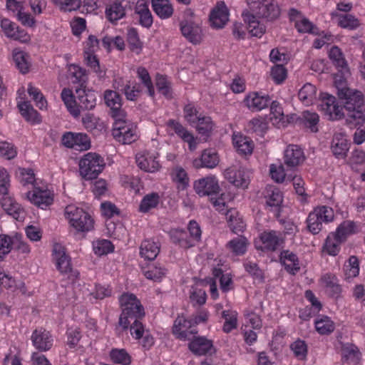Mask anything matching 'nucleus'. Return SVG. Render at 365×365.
<instances>
[{
  "mask_svg": "<svg viewBox=\"0 0 365 365\" xmlns=\"http://www.w3.org/2000/svg\"><path fill=\"white\" fill-rule=\"evenodd\" d=\"M121 314L119 325L123 330H127L133 320L143 319L145 309L140 301L132 293L125 292L119 297Z\"/></svg>",
  "mask_w": 365,
  "mask_h": 365,
  "instance_id": "obj_1",
  "label": "nucleus"
},
{
  "mask_svg": "<svg viewBox=\"0 0 365 365\" xmlns=\"http://www.w3.org/2000/svg\"><path fill=\"white\" fill-rule=\"evenodd\" d=\"M51 261L61 275L66 277L71 282H76L78 280L79 272L73 267L71 257L61 243H53L51 250Z\"/></svg>",
  "mask_w": 365,
  "mask_h": 365,
  "instance_id": "obj_2",
  "label": "nucleus"
},
{
  "mask_svg": "<svg viewBox=\"0 0 365 365\" xmlns=\"http://www.w3.org/2000/svg\"><path fill=\"white\" fill-rule=\"evenodd\" d=\"M64 216L70 227L77 232H88L94 228L93 218L81 207L68 205L65 207Z\"/></svg>",
  "mask_w": 365,
  "mask_h": 365,
  "instance_id": "obj_3",
  "label": "nucleus"
},
{
  "mask_svg": "<svg viewBox=\"0 0 365 365\" xmlns=\"http://www.w3.org/2000/svg\"><path fill=\"white\" fill-rule=\"evenodd\" d=\"M105 165L104 159L99 154L87 153L79 159V175L85 180L96 179L103 170Z\"/></svg>",
  "mask_w": 365,
  "mask_h": 365,
  "instance_id": "obj_4",
  "label": "nucleus"
},
{
  "mask_svg": "<svg viewBox=\"0 0 365 365\" xmlns=\"http://www.w3.org/2000/svg\"><path fill=\"white\" fill-rule=\"evenodd\" d=\"M254 243L257 250L269 255L284 247L285 236L281 231L267 230L259 233Z\"/></svg>",
  "mask_w": 365,
  "mask_h": 365,
  "instance_id": "obj_5",
  "label": "nucleus"
},
{
  "mask_svg": "<svg viewBox=\"0 0 365 365\" xmlns=\"http://www.w3.org/2000/svg\"><path fill=\"white\" fill-rule=\"evenodd\" d=\"M26 196L32 205L42 210H46L54 201L53 190L43 181L34 184V187Z\"/></svg>",
  "mask_w": 365,
  "mask_h": 365,
  "instance_id": "obj_6",
  "label": "nucleus"
},
{
  "mask_svg": "<svg viewBox=\"0 0 365 365\" xmlns=\"http://www.w3.org/2000/svg\"><path fill=\"white\" fill-rule=\"evenodd\" d=\"M253 15L272 21L280 16L281 9L276 0H248Z\"/></svg>",
  "mask_w": 365,
  "mask_h": 365,
  "instance_id": "obj_7",
  "label": "nucleus"
},
{
  "mask_svg": "<svg viewBox=\"0 0 365 365\" xmlns=\"http://www.w3.org/2000/svg\"><path fill=\"white\" fill-rule=\"evenodd\" d=\"M180 31L187 41L197 45L202 40V29L190 10L184 14V19L180 21Z\"/></svg>",
  "mask_w": 365,
  "mask_h": 365,
  "instance_id": "obj_8",
  "label": "nucleus"
},
{
  "mask_svg": "<svg viewBox=\"0 0 365 365\" xmlns=\"http://www.w3.org/2000/svg\"><path fill=\"white\" fill-rule=\"evenodd\" d=\"M345 80L335 78V83L338 88L339 97L344 100V109L361 108L364 106V96L361 91L344 87Z\"/></svg>",
  "mask_w": 365,
  "mask_h": 365,
  "instance_id": "obj_9",
  "label": "nucleus"
},
{
  "mask_svg": "<svg viewBox=\"0 0 365 365\" xmlns=\"http://www.w3.org/2000/svg\"><path fill=\"white\" fill-rule=\"evenodd\" d=\"M112 134L113 138L123 144H130L137 139L136 126L123 119L115 118Z\"/></svg>",
  "mask_w": 365,
  "mask_h": 365,
  "instance_id": "obj_10",
  "label": "nucleus"
},
{
  "mask_svg": "<svg viewBox=\"0 0 365 365\" xmlns=\"http://www.w3.org/2000/svg\"><path fill=\"white\" fill-rule=\"evenodd\" d=\"M343 110V107L339 104L334 96L328 93H322L319 110L327 119L331 120L341 119L344 115Z\"/></svg>",
  "mask_w": 365,
  "mask_h": 365,
  "instance_id": "obj_11",
  "label": "nucleus"
},
{
  "mask_svg": "<svg viewBox=\"0 0 365 365\" xmlns=\"http://www.w3.org/2000/svg\"><path fill=\"white\" fill-rule=\"evenodd\" d=\"M193 187L200 197L217 195L220 190L218 179L212 175L195 180Z\"/></svg>",
  "mask_w": 365,
  "mask_h": 365,
  "instance_id": "obj_12",
  "label": "nucleus"
},
{
  "mask_svg": "<svg viewBox=\"0 0 365 365\" xmlns=\"http://www.w3.org/2000/svg\"><path fill=\"white\" fill-rule=\"evenodd\" d=\"M158 158L159 154L157 151L146 150L138 153L135 160L140 170L148 173H155L161 168Z\"/></svg>",
  "mask_w": 365,
  "mask_h": 365,
  "instance_id": "obj_13",
  "label": "nucleus"
},
{
  "mask_svg": "<svg viewBox=\"0 0 365 365\" xmlns=\"http://www.w3.org/2000/svg\"><path fill=\"white\" fill-rule=\"evenodd\" d=\"M32 345L41 352L48 351L53 346V337L51 333L43 327L36 329L31 334Z\"/></svg>",
  "mask_w": 365,
  "mask_h": 365,
  "instance_id": "obj_14",
  "label": "nucleus"
},
{
  "mask_svg": "<svg viewBox=\"0 0 365 365\" xmlns=\"http://www.w3.org/2000/svg\"><path fill=\"white\" fill-rule=\"evenodd\" d=\"M1 195L0 204L5 212L18 221L23 220L25 216V211L22 206L8 192L6 194Z\"/></svg>",
  "mask_w": 365,
  "mask_h": 365,
  "instance_id": "obj_15",
  "label": "nucleus"
},
{
  "mask_svg": "<svg viewBox=\"0 0 365 365\" xmlns=\"http://www.w3.org/2000/svg\"><path fill=\"white\" fill-rule=\"evenodd\" d=\"M62 143L67 148L77 150H86L91 147L88 136L81 133H66L62 137Z\"/></svg>",
  "mask_w": 365,
  "mask_h": 365,
  "instance_id": "obj_16",
  "label": "nucleus"
},
{
  "mask_svg": "<svg viewBox=\"0 0 365 365\" xmlns=\"http://www.w3.org/2000/svg\"><path fill=\"white\" fill-rule=\"evenodd\" d=\"M197 333L195 326L191 320L178 316L174 322L173 334L180 340H187Z\"/></svg>",
  "mask_w": 365,
  "mask_h": 365,
  "instance_id": "obj_17",
  "label": "nucleus"
},
{
  "mask_svg": "<svg viewBox=\"0 0 365 365\" xmlns=\"http://www.w3.org/2000/svg\"><path fill=\"white\" fill-rule=\"evenodd\" d=\"M167 126L168 129L173 130L183 142L188 144L190 151H193L197 148V138L179 121L170 119L167 122Z\"/></svg>",
  "mask_w": 365,
  "mask_h": 365,
  "instance_id": "obj_18",
  "label": "nucleus"
},
{
  "mask_svg": "<svg viewBox=\"0 0 365 365\" xmlns=\"http://www.w3.org/2000/svg\"><path fill=\"white\" fill-rule=\"evenodd\" d=\"M329 57L338 70L339 73L335 78L339 76V80H346L350 75V71L341 50L336 46H332L329 51Z\"/></svg>",
  "mask_w": 365,
  "mask_h": 365,
  "instance_id": "obj_19",
  "label": "nucleus"
},
{
  "mask_svg": "<svg viewBox=\"0 0 365 365\" xmlns=\"http://www.w3.org/2000/svg\"><path fill=\"white\" fill-rule=\"evenodd\" d=\"M270 102L269 95L259 92H250L244 99L245 106L252 112H258L266 108Z\"/></svg>",
  "mask_w": 365,
  "mask_h": 365,
  "instance_id": "obj_20",
  "label": "nucleus"
},
{
  "mask_svg": "<svg viewBox=\"0 0 365 365\" xmlns=\"http://www.w3.org/2000/svg\"><path fill=\"white\" fill-rule=\"evenodd\" d=\"M225 178L237 187L245 189L250 184V177L244 170L230 167L225 170Z\"/></svg>",
  "mask_w": 365,
  "mask_h": 365,
  "instance_id": "obj_21",
  "label": "nucleus"
},
{
  "mask_svg": "<svg viewBox=\"0 0 365 365\" xmlns=\"http://www.w3.org/2000/svg\"><path fill=\"white\" fill-rule=\"evenodd\" d=\"M134 14L140 26L147 29L152 26L153 18L149 9L148 0H138L134 8Z\"/></svg>",
  "mask_w": 365,
  "mask_h": 365,
  "instance_id": "obj_22",
  "label": "nucleus"
},
{
  "mask_svg": "<svg viewBox=\"0 0 365 365\" xmlns=\"http://www.w3.org/2000/svg\"><path fill=\"white\" fill-rule=\"evenodd\" d=\"M125 0H110L106 5L105 16L113 24L123 19L126 15L125 7L123 5Z\"/></svg>",
  "mask_w": 365,
  "mask_h": 365,
  "instance_id": "obj_23",
  "label": "nucleus"
},
{
  "mask_svg": "<svg viewBox=\"0 0 365 365\" xmlns=\"http://www.w3.org/2000/svg\"><path fill=\"white\" fill-rule=\"evenodd\" d=\"M229 19V11L224 1H220L212 10L210 14L211 26L215 29H222Z\"/></svg>",
  "mask_w": 365,
  "mask_h": 365,
  "instance_id": "obj_24",
  "label": "nucleus"
},
{
  "mask_svg": "<svg viewBox=\"0 0 365 365\" xmlns=\"http://www.w3.org/2000/svg\"><path fill=\"white\" fill-rule=\"evenodd\" d=\"M104 101L106 106L110 108V115L113 118L123 117L122 98L118 92L106 90L104 92Z\"/></svg>",
  "mask_w": 365,
  "mask_h": 365,
  "instance_id": "obj_25",
  "label": "nucleus"
},
{
  "mask_svg": "<svg viewBox=\"0 0 365 365\" xmlns=\"http://www.w3.org/2000/svg\"><path fill=\"white\" fill-rule=\"evenodd\" d=\"M220 162V157L217 151L212 148L205 149L200 158L193 160V166L195 168H214Z\"/></svg>",
  "mask_w": 365,
  "mask_h": 365,
  "instance_id": "obj_26",
  "label": "nucleus"
},
{
  "mask_svg": "<svg viewBox=\"0 0 365 365\" xmlns=\"http://www.w3.org/2000/svg\"><path fill=\"white\" fill-rule=\"evenodd\" d=\"M85 88H76L77 106L80 110H92L96 105V94L93 91L86 90Z\"/></svg>",
  "mask_w": 365,
  "mask_h": 365,
  "instance_id": "obj_27",
  "label": "nucleus"
},
{
  "mask_svg": "<svg viewBox=\"0 0 365 365\" xmlns=\"http://www.w3.org/2000/svg\"><path fill=\"white\" fill-rule=\"evenodd\" d=\"M319 282L329 297L335 299L340 297L341 287L339 283L338 278L334 274L326 273L323 274Z\"/></svg>",
  "mask_w": 365,
  "mask_h": 365,
  "instance_id": "obj_28",
  "label": "nucleus"
},
{
  "mask_svg": "<svg viewBox=\"0 0 365 365\" xmlns=\"http://www.w3.org/2000/svg\"><path fill=\"white\" fill-rule=\"evenodd\" d=\"M302 149L297 145H289L284 151V164L290 168L298 166L304 160Z\"/></svg>",
  "mask_w": 365,
  "mask_h": 365,
  "instance_id": "obj_29",
  "label": "nucleus"
},
{
  "mask_svg": "<svg viewBox=\"0 0 365 365\" xmlns=\"http://www.w3.org/2000/svg\"><path fill=\"white\" fill-rule=\"evenodd\" d=\"M160 250L159 242L151 239L142 241L140 246V256L145 260H154L158 255Z\"/></svg>",
  "mask_w": 365,
  "mask_h": 365,
  "instance_id": "obj_30",
  "label": "nucleus"
},
{
  "mask_svg": "<svg viewBox=\"0 0 365 365\" xmlns=\"http://www.w3.org/2000/svg\"><path fill=\"white\" fill-rule=\"evenodd\" d=\"M279 259L284 269L292 274H297L299 269V260L297 255L287 250L280 252Z\"/></svg>",
  "mask_w": 365,
  "mask_h": 365,
  "instance_id": "obj_31",
  "label": "nucleus"
},
{
  "mask_svg": "<svg viewBox=\"0 0 365 365\" xmlns=\"http://www.w3.org/2000/svg\"><path fill=\"white\" fill-rule=\"evenodd\" d=\"M17 106L21 115L26 121L31 122L33 124L41 123V119L39 113L33 108L30 102L23 101V98H19L17 102Z\"/></svg>",
  "mask_w": 365,
  "mask_h": 365,
  "instance_id": "obj_32",
  "label": "nucleus"
},
{
  "mask_svg": "<svg viewBox=\"0 0 365 365\" xmlns=\"http://www.w3.org/2000/svg\"><path fill=\"white\" fill-rule=\"evenodd\" d=\"M245 23L247 24L248 33L254 37L261 38L266 31V26L259 22L255 15L249 13L242 14Z\"/></svg>",
  "mask_w": 365,
  "mask_h": 365,
  "instance_id": "obj_33",
  "label": "nucleus"
},
{
  "mask_svg": "<svg viewBox=\"0 0 365 365\" xmlns=\"http://www.w3.org/2000/svg\"><path fill=\"white\" fill-rule=\"evenodd\" d=\"M213 348L212 341L205 337H195L189 343L190 350L195 354L202 356L210 354Z\"/></svg>",
  "mask_w": 365,
  "mask_h": 365,
  "instance_id": "obj_34",
  "label": "nucleus"
},
{
  "mask_svg": "<svg viewBox=\"0 0 365 365\" xmlns=\"http://www.w3.org/2000/svg\"><path fill=\"white\" fill-rule=\"evenodd\" d=\"M349 148L348 140L344 135L337 133L334 135L331 149L336 158H344L346 156Z\"/></svg>",
  "mask_w": 365,
  "mask_h": 365,
  "instance_id": "obj_35",
  "label": "nucleus"
},
{
  "mask_svg": "<svg viewBox=\"0 0 365 365\" xmlns=\"http://www.w3.org/2000/svg\"><path fill=\"white\" fill-rule=\"evenodd\" d=\"M358 232L357 225L353 220H344L332 232L341 241L345 242L347 239Z\"/></svg>",
  "mask_w": 365,
  "mask_h": 365,
  "instance_id": "obj_36",
  "label": "nucleus"
},
{
  "mask_svg": "<svg viewBox=\"0 0 365 365\" xmlns=\"http://www.w3.org/2000/svg\"><path fill=\"white\" fill-rule=\"evenodd\" d=\"M232 143L237 153L241 155H250L254 149L252 140L241 134L233 135Z\"/></svg>",
  "mask_w": 365,
  "mask_h": 365,
  "instance_id": "obj_37",
  "label": "nucleus"
},
{
  "mask_svg": "<svg viewBox=\"0 0 365 365\" xmlns=\"http://www.w3.org/2000/svg\"><path fill=\"white\" fill-rule=\"evenodd\" d=\"M152 7L156 15L161 19L170 18L174 11L170 0H152Z\"/></svg>",
  "mask_w": 365,
  "mask_h": 365,
  "instance_id": "obj_38",
  "label": "nucleus"
},
{
  "mask_svg": "<svg viewBox=\"0 0 365 365\" xmlns=\"http://www.w3.org/2000/svg\"><path fill=\"white\" fill-rule=\"evenodd\" d=\"M226 218L228 226L232 232L237 234L242 232L245 229L246 225L236 209L230 208L226 213Z\"/></svg>",
  "mask_w": 365,
  "mask_h": 365,
  "instance_id": "obj_39",
  "label": "nucleus"
},
{
  "mask_svg": "<svg viewBox=\"0 0 365 365\" xmlns=\"http://www.w3.org/2000/svg\"><path fill=\"white\" fill-rule=\"evenodd\" d=\"M342 243L344 242L331 232L324 241L322 252L330 256H336L340 252Z\"/></svg>",
  "mask_w": 365,
  "mask_h": 365,
  "instance_id": "obj_40",
  "label": "nucleus"
},
{
  "mask_svg": "<svg viewBox=\"0 0 365 365\" xmlns=\"http://www.w3.org/2000/svg\"><path fill=\"white\" fill-rule=\"evenodd\" d=\"M316 331L321 335H329L335 329V324L326 315L319 314L314 320Z\"/></svg>",
  "mask_w": 365,
  "mask_h": 365,
  "instance_id": "obj_41",
  "label": "nucleus"
},
{
  "mask_svg": "<svg viewBox=\"0 0 365 365\" xmlns=\"http://www.w3.org/2000/svg\"><path fill=\"white\" fill-rule=\"evenodd\" d=\"M61 96L70 114L74 118H78L80 115V109L77 106L72 90L66 88H63Z\"/></svg>",
  "mask_w": 365,
  "mask_h": 365,
  "instance_id": "obj_42",
  "label": "nucleus"
},
{
  "mask_svg": "<svg viewBox=\"0 0 365 365\" xmlns=\"http://www.w3.org/2000/svg\"><path fill=\"white\" fill-rule=\"evenodd\" d=\"M363 108L344 109L346 113L344 116H345L346 122L350 128H356L364 125L365 115L363 113Z\"/></svg>",
  "mask_w": 365,
  "mask_h": 365,
  "instance_id": "obj_43",
  "label": "nucleus"
},
{
  "mask_svg": "<svg viewBox=\"0 0 365 365\" xmlns=\"http://www.w3.org/2000/svg\"><path fill=\"white\" fill-rule=\"evenodd\" d=\"M298 97L304 106L312 105L317 100V88L312 83H305L299 90Z\"/></svg>",
  "mask_w": 365,
  "mask_h": 365,
  "instance_id": "obj_44",
  "label": "nucleus"
},
{
  "mask_svg": "<svg viewBox=\"0 0 365 365\" xmlns=\"http://www.w3.org/2000/svg\"><path fill=\"white\" fill-rule=\"evenodd\" d=\"M173 181L175 183L178 190H185L189 186L190 179L185 169L175 167L171 173Z\"/></svg>",
  "mask_w": 365,
  "mask_h": 365,
  "instance_id": "obj_45",
  "label": "nucleus"
},
{
  "mask_svg": "<svg viewBox=\"0 0 365 365\" xmlns=\"http://www.w3.org/2000/svg\"><path fill=\"white\" fill-rule=\"evenodd\" d=\"M171 241L180 247L187 249L193 247V243L189 239V235L185 230L180 229L171 230L170 232Z\"/></svg>",
  "mask_w": 365,
  "mask_h": 365,
  "instance_id": "obj_46",
  "label": "nucleus"
},
{
  "mask_svg": "<svg viewBox=\"0 0 365 365\" xmlns=\"http://www.w3.org/2000/svg\"><path fill=\"white\" fill-rule=\"evenodd\" d=\"M160 201V196L158 192L146 194L140 201L139 211L143 213L158 207Z\"/></svg>",
  "mask_w": 365,
  "mask_h": 365,
  "instance_id": "obj_47",
  "label": "nucleus"
},
{
  "mask_svg": "<svg viewBox=\"0 0 365 365\" xmlns=\"http://www.w3.org/2000/svg\"><path fill=\"white\" fill-rule=\"evenodd\" d=\"M283 201L282 193L277 188H274L267 196V207L269 211H273L279 215L280 207Z\"/></svg>",
  "mask_w": 365,
  "mask_h": 365,
  "instance_id": "obj_48",
  "label": "nucleus"
},
{
  "mask_svg": "<svg viewBox=\"0 0 365 365\" xmlns=\"http://www.w3.org/2000/svg\"><path fill=\"white\" fill-rule=\"evenodd\" d=\"M155 85L158 92L167 99L173 98L172 83L165 75L158 73L156 75Z\"/></svg>",
  "mask_w": 365,
  "mask_h": 365,
  "instance_id": "obj_49",
  "label": "nucleus"
},
{
  "mask_svg": "<svg viewBox=\"0 0 365 365\" xmlns=\"http://www.w3.org/2000/svg\"><path fill=\"white\" fill-rule=\"evenodd\" d=\"M111 361L115 364L130 365L132 357L125 349L113 348L109 352Z\"/></svg>",
  "mask_w": 365,
  "mask_h": 365,
  "instance_id": "obj_50",
  "label": "nucleus"
},
{
  "mask_svg": "<svg viewBox=\"0 0 365 365\" xmlns=\"http://www.w3.org/2000/svg\"><path fill=\"white\" fill-rule=\"evenodd\" d=\"M248 242L246 237L238 236L229 241L227 247L235 255L241 256L247 251Z\"/></svg>",
  "mask_w": 365,
  "mask_h": 365,
  "instance_id": "obj_51",
  "label": "nucleus"
},
{
  "mask_svg": "<svg viewBox=\"0 0 365 365\" xmlns=\"http://www.w3.org/2000/svg\"><path fill=\"white\" fill-rule=\"evenodd\" d=\"M29 56L23 51L15 49L13 51V59L16 66L22 73H26L29 71Z\"/></svg>",
  "mask_w": 365,
  "mask_h": 365,
  "instance_id": "obj_52",
  "label": "nucleus"
},
{
  "mask_svg": "<svg viewBox=\"0 0 365 365\" xmlns=\"http://www.w3.org/2000/svg\"><path fill=\"white\" fill-rule=\"evenodd\" d=\"M302 123L311 132L317 133L319 130V116L315 112L304 111L302 115Z\"/></svg>",
  "mask_w": 365,
  "mask_h": 365,
  "instance_id": "obj_53",
  "label": "nucleus"
},
{
  "mask_svg": "<svg viewBox=\"0 0 365 365\" xmlns=\"http://www.w3.org/2000/svg\"><path fill=\"white\" fill-rule=\"evenodd\" d=\"M183 113L185 120L192 126L196 124L203 115L202 113L199 112L197 107L192 102H190L184 106Z\"/></svg>",
  "mask_w": 365,
  "mask_h": 365,
  "instance_id": "obj_54",
  "label": "nucleus"
},
{
  "mask_svg": "<svg viewBox=\"0 0 365 365\" xmlns=\"http://www.w3.org/2000/svg\"><path fill=\"white\" fill-rule=\"evenodd\" d=\"M232 197L229 193H222L218 197H210V202L214 208L222 214H225L230 210L227 203L231 200Z\"/></svg>",
  "mask_w": 365,
  "mask_h": 365,
  "instance_id": "obj_55",
  "label": "nucleus"
},
{
  "mask_svg": "<svg viewBox=\"0 0 365 365\" xmlns=\"http://www.w3.org/2000/svg\"><path fill=\"white\" fill-rule=\"evenodd\" d=\"M136 74L142 84L147 88L148 95L154 97L155 88L148 71L143 66H139L137 68Z\"/></svg>",
  "mask_w": 365,
  "mask_h": 365,
  "instance_id": "obj_56",
  "label": "nucleus"
},
{
  "mask_svg": "<svg viewBox=\"0 0 365 365\" xmlns=\"http://www.w3.org/2000/svg\"><path fill=\"white\" fill-rule=\"evenodd\" d=\"M69 78L73 83L78 84L76 88H83L86 80L85 71L77 65H71L68 68Z\"/></svg>",
  "mask_w": 365,
  "mask_h": 365,
  "instance_id": "obj_57",
  "label": "nucleus"
},
{
  "mask_svg": "<svg viewBox=\"0 0 365 365\" xmlns=\"http://www.w3.org/2000/svg\"><path fill=\"white\" fill-rule=\"evenodd\" d=\"M225 319L222 330L225 333H230L237 327V312L233 310H224L222 313Z\"/></svg>",
  "mask_w": 365,
  "mask_h": 365,
  "instance_id": "obj_58",
  "label": "nucleus"
},
{
  "mask_svg": "<svg viewBox=\"0 0 365 365\" xmlns=\"http://www.w3.org/2000/svg\"><path fill=\"white\" fill-rule=\"evenodd\" d=\"M127 41L129 44L130 49L139 54L143 48V43L140 40L138 32L135 28H130L127 33Z\"/></svg>",
  "mask_w": 365,
  "mask_h": 365,
  "instance_id": "obj_59",
  "label": "nucleus"
},
{
  "mask_svg": "<svg viewBox=\"0 0 365 365\" xmlns=\"http://www.w3.org/2000/svg\"><path fill=\"white\" fill-rule=\"evenodd\" d=\"M167 273L166 269L160 265L151 264L149 265L144 271L145 277L155 282H160L165 277Z\"/></svg>",
  "mask_w": 365,
  "mask_h": 365,
  "instance_id": "obj_60",
  "label": "nucleus"
},
{
  "mask_svg": "<svg viewBox=\"0 0 365 365\" xmlns=\"http://www.w3.org/2000/svg\"><path fill=\"white\" fill-rule=\"evenodd\" d=\"M14 234H0V261H3L14 249Z\"/></svg>",
  "mask_w": 365,
  "mask_h": 365,
  "instance_id": "obj_61",
  "label": "nucleus"
},
{
  "mask_svg": "<svg viewBox=\"0 0 365 365\" xmlns=\"http://www.w3.org/2000/svg\"><path fill=\"white\" fill-rule=\"evenodd\" d=\"M288 170H284L282 163L271 164L269 165V175L271 178L276 182H283L287 180L289 173Z\"/></svg>",
  "mask_w": 365,
  "mask_h": 365,
  "instance_id": "obj_62",
  "label": "nucleus"
},
{
  "mask_svg": "<svg viewBox=\"0 0 365 365\" xmlns=\"http://www.w3.org/2000/svg\"><path fill=\"white\" fill-rule=\"evenodd\" d=\"M128 83L125 85L122 89L125 98L128 101H136L140 96L141 93V86L135 81H127Z\"/></svg>",
  "mask_w": 365,
  "mask_h": 365,
  "instance_id": "obj_63",
  "label": "nucleus"
},
{
  "mask_svg": "<svg viewBox=\"0 0 365 365\" xmlns=\"http://www.w3.org/2000/svg\"><path fill=\"white\" fill-rule=\"evenodd\" d=\"M307 228L312 235H317L322 230L323 222L313 210L309 212L307 220Z\"/></svg>",
  "mask_w": 365,
  "mask_h": 365,
  "instance_id": "obj_64",
  "label": "nucleus"
}]
</instances>
